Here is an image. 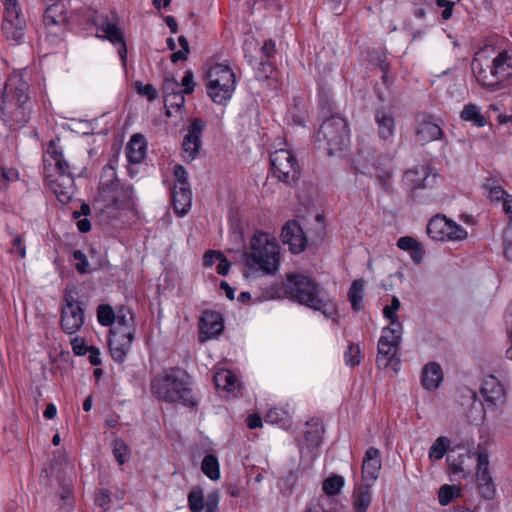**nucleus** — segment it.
I'll return each instance as SVG.
<instances>
[{
    "mask_svg": "<svg viewBox=\"0 0 512 512\" xmlns=\"http://www.w3.org/2000/svg\"><path fill=\"white\" fill-rule=\"evenodd\" d=\"M244 277L273 276L281 266L282 251L277 238L268 232L256 231L249 239L241 257Z\"/></svg>",
    "mask_w": 512,
    "mask_h": 512,
    "instance_id": "nucleus-1",
    "label": "nucleus"
},
{
    "mask_svg": "<svg viewBox=\"0 0 512 512\" xmlns=\"http://www.w3.org/2000/svg\"><path fill=\"white\" fill-rule=\"evenodd\" d=\"M102 178V189L98 193V202H101L98 218L100 217V221L106 223L113 221L127 223L128 219L134 216L135 210L132 188L120 185L112 165L103 168Z\"/></svg>",
    "mask_w": 512,
    "mask_h": 512,
    "instance_id": "nucleus-2",
    "label": "nucleus"
},
{
    "mask_svg": "<svg viewBox=\"0 0 512 512\" xmlns=\"http://www.w3.org/2000/svg\"><path fill=\"white\" fill-rule=\"evenodd\" d=\"M98 323L110 327L108 345L111 355L115 361L123 362L134 340L133 313L123 307L115 311L109 305H99Z\"/></svg>",
    "mask_w": 512,
    "mask_h": 512,
    "instance_id": "nucleus-3",
    "label": "nucleus"
},
{
    "mask_svg": "<svg viewBox=\"0 0 512 512\" xmlns=\"http://www.w3.org/2000/svg\"><path fill=\"white\" fill-rule=\"evenodd\" d=\"M28 84L22 73H13L5 82L0 106L2 122L12 130L26 125L30 119L31 102Z\"/></svg>",
    "mask_w": 512,
    "mask_h": 512,
    "instance_id": "nucleus-4",
    "label": "nucleus"
},
{
    "mask_svg": "<svg viewBox=\"0 0 512 512\" xmlns=\"http://www.w3.org/2000/svg\"><path fill=\"white\" fill-rule=\"evenodd\" d=\"M285 294L300 304L321 312L326 318L335 320L337 303L307 275L288 273L282 282Z\"/></svg>",
    "mask_w": 512,
    "mask_h": 512,
    "instance_id": "nucleus-5",
    "label": "nucleus"
},
{
    "mask_svg": "<svg viewBox=\"0 0 512 512\" xmlns=\"http://www.w3.org/2000/svg\"><path fill=\"white\" fill-rule=\"evenodd\" d=\"M45 181L59 202L68 203L75 194V184L69 164L58 142L51 140L44 153Z\"/></svg>",
    "mask_w": 512,
    "mask_h": 512,
    "instance_id": "nucleus-6",
    "label": "nucleus"
},
{
    "mask_svg": "<svg viewBox=\"0 0 512 512\" xmlns=\"http://www.w3.org/2000/svg\"><path fill=\"white\" fill-rule=\"evenodd\" d=\"M204 84L208 97L217 105H227L237 86L234 69L226 61L209 62L204 66Z\"/></svg>",
    "mask_w": 512,
    "mask_h": 512,
    "instance_id": "nucleus-7",
    "label": "nucleus"
},
{
    "mask_svg": "<svg viewBox=\"0 0 512 512\" xmlns=\"http://www.w3.org/2000/svg\"><path fill=\"white\" fill-rule=\"evenodd\" d=\"M151 391L156 398L166 402H178L186 406L196 403L188 376L180 369H171L157 375L151 383Z\"/></svg>",
    "mask_w": 512,
    "mask_h": 512,
    "instance_id": "nucleus-8",
    "label": "nucleus"
},
{
    "mask_svg": "<svg viewBox=\"0 0 512 512\" xmlns=\"http://www.w3.org/2000/svg\"><path fill=\"white\" fill-rule=\"evenodd\" d=\"M460 224L446 215L438 214L432 217L427 225L428 236L438 242L462 243L468 240V228L474 225V219L469 215H461Z\"/></svg>",
    "mask_w": 512,
    "mask_h": 512,
    "instance_id": "nucleus-9",
    "label": "nucleus"
},
{
    "mask_svg": "<svg viewBox=\"0 0 512 512\" xmlns=\"http://www.w3.org/2000/svg\"><path fill=\"white\" fill-rule=\"evenodd\" d=\"M316 141L320 149L326 150L329 155L343 151L349 143L348 127L345 119L333 116L321 125Z\"/></svg>",
    "mask_w": 512,
    "mask_h": 512,
    "instance_id": "nucleus-10",
    "label": "nucleus"
},
{
    "mask_svg": "<svg viewBox=\"0 0 512 512\" xmlns=\"http://www.w3.org/2000/svg\"><path fill=\"white\" fill-rule=\"evenodd\" d=\"M483 413L473 417V421L480 422L487 417L496 418L501 415L506 402V394L503 385L494 377L489 376L483 381L481 391Z\"/></svg>",
    "mask_w": 512,
    "mask_h": 512,
    "instance_id": "nucleus-11",
    "label": "nucleus"
},
{
    "mask_svg": "<svg viewBox=\"0 0 512 512\" xmlns=\"http://www.w3.org/2000/svg\"><path fill=\"white\" fill-rule=\"evenodd\" d=\"M473 455L476 461L474 473L476 487L483 498L492 500L496 497L497 489L491 469L490 453L488 449L478 446Z\"/></svg>",
    "mask_w": 512,
    "mask_h": 512,
    "instance_id": "nucleus-12",
    "label": "nucleus"
},
{
    "mask_svg": "<svg viewBox=\"0 0 512 512\" xmlns=\"http://www.w3.org/2000/svg\"><path fill=\"white\" fill-rule=\"evenodd\" d=\"M2 31L8 40L19 43L25 34L26 19L18 0H5Z\"/></svg>",
    "mask_w": 512,
    "mask_h": 512,
    "instance_id": "nucleus-13",
    "label": "nucleus"
},
{
    "mask_svg": "<svg viewBox=\"0 0 512 512\" xmlns=\"http://www.w3.org/2000/svg\"><path fill=\"white\" fill-rule=\"evenodd\" d=\"M84 323V311L77 301L76 293L66 291L64 294V305L61 310L60 324L62 330L67 334H74Z\"/></svg>",
    "mask_w": 512,
    "mask_h": 512,
    "instance_id": "nucleus-14",
    "label": "nucleus"
},
{
    "mask_svg": "<svg viewBox=\"0 0 512 512\" xmlns=\"http://www.w3.org/2000/svg\"><path fill=\"white\" fill-rule=\"evenodd\" d=\"M272 172L280 181L291 183L298 176V164L290 150L282 148L270 157Z\"/></svg>",
    "mask_w": 512,
    "mask_h": 512,
    "instance_id": "nucleus-15",
    "label": "nucleus"
},
{
    "mask_svg": "<svg viewBox=\"0 0 512 512\" xmlns=\"http://www.w3.org/2000/svg\"><path fill=\"white\" fill-rule=\"evenodd\" d=\"M220 499L219 490H212L205 495L202 487L195 486L189 492L187 502L191 512H218Z\"/></svg>",
    "mask_w": 512,
    "mask_h": 512,
    "instance_id": "nucleus-16",
    "label": "nucleus"
},
{
    "mask_svg": "<svg viewBox=\"0 0 512 512\" xmlns=\"http://www.w3.org/2000/svg\"><path fill=\"white\" fill-rule=\"evenodd\" d=\"M179 83L175 78H167L163 84L165 112L167 117H182L185 105L184 93L178 91Z\"/></svg>",
    "mask_w": 512,
    "mask_h": 512,
    "instance_id": "nucleus-17",
    "label": "nucleus"
},
{
    "mask_svg": "<svg viewBox=\"0 0 512 512\" xmlns=\"http://www.w3.org/2000/svg\"><path fill=\"white\" fill-rule=\"evenodd\" d=\"M100 30L102 35H98V38L109 41L117 49L122 63L125 64L127 48L123 28L119 25L118 20L114 17L112 19L104 20L101 24Z\"/></svg>",
    "mask_w": 512,
    "mask_h": 512,
    "instance_id": "nucleus-18",
    "label": "nucleus"
},
{
    "mask_svg": "<svg viewBox=\"0 0 512 512\" xmlns=\"http://www.w3.org/2000/svg\"><path fill=\"white\" fill-rule=\"evenodd\" d=\"M281 239L288 245L291 253L298 254L305 250L307 238L301 226L295 221H288L281 230Z\"/></svg>",
    "mask_w": 512,
    "mask_h": 512,
    "instance_id": "nucleus-19",
    "label": "nucleus"
},
{
    "mask_svg": "<svg viewBox=\"0 0 512 512\" xmlns=\"http://www.w3.org/2000/svg\"><path fill=\"white\" fill-rule=\"evenodd\" d=\"M203 128L204 123L201 120H191V123L187 130V134L184 136L182 143L185 158L193 160L199 153Z\"/></svg>",
    "mask_w": 512,
    "mask_h": 512,
    "instance_id": "nucleus-20",
    "label": "nucleus"
},
{
    "mask_svg": "<svg viewBox=\"0 0 512 512\" xmlns=\"http://www.w3.org/2000/svg\"><path fill=\"white\" fill-rule=\"evenodd\" d=\"M492 62L477 55L472 61V70L480 85L488 89L497 87V78Z\"/></svg>",
    "mask_w": 512,
    "mask_h": 512,
    "instance_id": "nucleus-21",
    "label": "nucleus"
},
{
    "mask_svg": "<svg viewBox=\"0 0 512 512\" xmlns=\"http://www.w3.org/2000/svg\"><path fill=\"white\" fill-rule=\"evenodd\" d=\"M200 338L202 341L220 335L224 329L223 318L215 311H205L200 319Z\"/></svg>",
    "mask_w": 512,
    "mask_h": 512,
    "instance_id": "nucleus-22",
    "label": "nucleus"
},
{
    "mask_svg": "<svg viewBox=\"0 0 512 512\" xmlns=\"http://www.w3.org/2000/svg\"><path fill=\"white\" fill-rule=\"evenodd\" d=\"M416 135L419 141L428 143L438 140L442 135L439 123L432 116L420 115L416 122Z\"/></svg>",
    "mask_w": 512,
    "mask_h": 512,
    "instance_id": "nucleus-23",
    "label": "nucleus"
},
{
    "mask_svg": "<svg viewBox=\"0 0 512 512\" xmlns=\"http://www.w3.org/2000/svg\"><path fill=\"white\" fill-rule=\"evenodd\" d=\"M444 381L442 366L437 362H428L421 371V386L424 390L436 391Z\"/></svg>",
    "mask_w": 512,
    "mask_h": 512,
    "instance_id": "nucleus-24",
    "label": "nucleus"
},
{
    "mask_svg": "<svg viewBox=\"0 0 512 512\" xmlns=\"http://www.w3.org/2000/svg\"><path fill=\"white\" fill-rule=\"evenodd\" d=\"M381 469L380 451L374 447L369 448L362 463V479L365 482L373 483L377 480Z\"/></svg>",
    "mask_w": 512,
    "mask_h": 512,
    "instance_id": "nucleus-25",
    "label": "nucleus"
},
{
    "mask_svg": "<svg viewBox=\"0 0 512 512\" xmlns=\"http://www.w3.org/2000/svg\"><path fill=\"white\" fill-rule=\"evenodd\" d=\"M43 20L50 34H61L64 31L66 17L62 14V6L56 3L50 5Z\"/></svg>",
    "mask_w": 512,
    "mask_h": 512,
    "instance_id": "nucleus-26",
    "label": "nucleus"
},
{
    "mask_svg": "<svg viewBox=\"0 0 512 512\" xmlns=\"http://www.w3.org/2000/svg\"><path fill=\"white\" fill-rule=\"evenodd\" d=\"M148 144L141 134L131 136L126 146V156L130 163L138 164L144 160L147 154Z\"/></svg>",
    "mask_w": 512,
    "mask_h": 512,
    "instance_id": "nucleus-27",
    "label": "nucleus"
},
{
    "mask_svg": "<svg viewBox=\"0 0 512 512\" xmlns=\"http://www.w3.org/2000/svg\"><path fill=\"white\" fill-rule=\"evenodd\" d=\"M430 172L424 166L408 170L404 175V182L410 189L425 188L430 185Z\"/></svg>",
    "mask_w": 512,
    "mask_h": 512,
    "instance_id": "nucleus-28",
    "label": "nucleus"
},
{
    "mask_svg": "<svg viewBox=\"0 0 512 512\" xmlns=\"http://www.w3.org/2000/svg\"><path fill=\"white\" fill-rule=\"evenodd\" d=\"M203 266L206 269L215 268L220 275H226L230 269V262L225 255L217 250H209L203 256Z\"/></svg>",
    "mask_w": 512,
    "mask_h": 512,
    "instance_id": "nucleus-29",
    "label": "nucleus"
},
{
    "mask_svg": "<svg viewBox=\"0 0 512 512\" xmlns=\"http://www.w3.org/2000/svg\"><path fill=\"white\" fill-rule=\"evenodd\" d=\"M172 197L175 212L180 216H184L191 207V190L189 189V187L181 186V188H178V185H174Z\"/></svg>",
    "mask_w": 512,
    "mask_h": 512,
    "instance_id": "nucleus-30",
    "label": "nucleus"
},
{
    "mask_svg": "<svg viewBox=\"0 0 512 512\" xmlns=\"http://www.w3.org/2000/svg\"><path fill=\"white\" fill-rule=\"evenodd\" d=\"M214 383L218 390L234 393L240 386L235 374L227 369H218L214 374Z\"/></svg>",
    "mask_w": 512,
    "mask_h": 512,
    "instance_id": "nucleus-31",
    "label": "nucleus"
},
{
    "mask_svg": "<svg viewBox=\"0 0 512 512\" xmlns=\"http://www.w3.org/2000/svg\"><path fill=\"white\" fill-rule=\"evenodd\" d=\"M373 490L371 485L357 487L352 495V506L355 512H366L372 503Z\"/></svg>",
    "mask_w": 512,
    "mask_h": 512,
    "instance_id": "nucleus-32",
    "label": "nucleus"
},
{
    "mask_svg": "<svg viewBox=\"0 0 512 512\" xmlns=\"http://www.w3.org/2000/svg\"><path fill=\"white\" fill-rule=\"evenodd\" d=\"M491 62L497 78V86L512 76L511 61L506 53L499 54Z\"/></svg>",
    "mask_w": 512,
    "mask_h": 512,
    "instance_id": "nucleus-33",
    "label": "nucleus"
},
{
    "mask_svg": "<svg viewBox=\"0 0 512 512\" xmlns=\"http://www.w3.org/2000/svg\"><path fill=\"white\" fill-rule=\"evenodd\" d=\"M471 455L468 450H464L463 452L455 454H450L447 457V465L449 470L452 474L458 475L463 474V476H466L469 474L468 471V460L470 459Z\"/></svg>",
    "mask_w": 512,
    "mask_h": 512,
    "instance_id": "nucleus-34",
    "label": "nucleus"
},
{
    "mask_svg": "<svg viewBox=\"0 0 512 512\" xmlns=\"http://www.w3.org/2000/svg\"><path fill=\"white\" fill-rule=\"evenodd\" d=\"M376 123L378 125V135L381 139L387 140L394 135L395 121L389 112L378 111L376 114Z\"/></svg>",
    "mask_w": 512,
    "mask_h": 512,
    "instance_id": "nucleus-35",
    "label": "nucleus"
},
{
    "mask_svg": "<svg viewBox=\"0 0 512 512\" xmlns=\"http://www.w3.org/2000/svg\"><path fill=\"white\" fill-rule=\"evenodd\" d=\"M398 347L399 346L394 344L378 341V354L376 359L377 366L380 368H387L390 364H392L396 358Z\"/></svg>",
    "mask_w": 512,
    "mask_h": 512,
    "instance_id": "nucleus-36",
    "label": "nucleus"
},
{
    "mask_svg": "<svg viewBox=\"0 0 512 512\" xmlns=\"http://www.w3.org/2000/svg\"><path fill=\"white\" fill-rule=\"evenodd\" d=\"M365 282L358 279L352 282L348 292V299L354 311H361L364 308Z\"/></svg>",
    "mask_w": 512,
    "mask_h": 512,
    "instance_id": "nucleus-37",
    "label": "nucleus"
},
{
    "mask_svg": "<svg viewBox=\"0 0 512 512\" xmlns=\"http://www.w3.org/2000/svg\"><path fill=\"white\" fill-rule=\"evenodd\" d=\"M460 118L467 122H472L477 127L487 125V119L481 112V108L476 104H467L460 112Z\"/></svg>",
    "mask_w": 512,
    "mask_h": 512,
    "instance_id": "nucleus-38",
    "label": "nucleus"
},
{
    "mask_svg": "<svg viewBox=\"0 0 512 512\" xmlns=\"http://www.w3.org/2000/svg\"><path fill=\"white\" fill-rule=\"evenodd\" d=\"M451 440L446 436H439L431 444L428 451V458L431 462L441 460L449 451Z\"/></svg>",
    "mask_w": 512,
    "mask_h": 512,
    "instance_id": "nucleus-39",
    "label": "nucleus"
},
{
    "mask_svg": "<svg viewBox=\"0 0 512 512\" xmlns=\"http://www.w3.org/2000/svg\"><path fill=\"white\" fill-rule=\"evenodd\" d=\"M201 471L211 481H218L221 477L220 464L214 455H206L201 463Z\"/></svg>",
    "mask_w": 512,
    "mask_h": 512,
    "instance_id": "nucleus-40",
    "label": "nucleus"
},
{
    "mask_svg": "<svg viewBox=\"0 0 512 512\" xmlns=\"http://www.w3.org/2000/svg\"><path fill=\"white\" fill-rule=\"evenodd\" d=\"M461 486L456 484H444L438 490V500L441 506L449 505L453 500L461 496Z\"/></svg>",
    "mask_w": 512,
    "mask_h": 512,
    "instance_id": "nucleus-41",
    "label": "nucleus"
},
{
    "mask_svg": "<svg viewBox=\"0 0 512 512\" xmlns=\"http://www.w3.org/2000/svg\"><path fill=\"white\" fill-rule=\"evenodd\" d=\"M111 450L118 465L122 466L130 461L131 449L122 439L113 440L111 443Z\"/></svg>",
    "mask_w": 512,
    "mask_h": 512,
    "instance_id": "nucleus-42",
    "label": "nucleus"
},
{
    "mask_svg": "<svg viewBox=\"0 0 512 512\" xmlns=\"http://www.w3.org/2000/svg\"><path fill=\"white\" fill-rule=\"evenodd\" d=\"M403 333L402 325H386L382 329L379 341L399 346Z\"/></svg>",
    "mask_w": 512,
    "mask_h": 512,
    "instance_id": "nucleus-43",
    "label": "nucleus"
},
{
    "mask_svg": "<svg viewBox=\"0 0 512 512\" xmlns=\"http://www.w3.org/2000/svg\"><path fill=\"white\" fill-rule=\"evenodd\" d=\"M400 307L401 304L399 299L396 296H394L391 299V303L383 308V317L388 322L387 325H402L398 316V311Z\"/></svg>",
    "mask_w": 512,
    "mask_h": 512,
    "instance_id": "nucleus-44",
    "label": "nucleus"
},
{
    "mask_svg": "<svg viewBox=\"0 0 512 512\" xmlns=\"http://www.w3.org/2000/svg\"><path fill=\"white\" fill-rule=\"evenodd\" d=\"M73 352L78 356L85 355L88 351L90 352L89 361L92 365H96V351L93 346L88 347L85 344L83 338L75 337L71 341Z\"/></svg>",
    "mask_w": 512,
    "mask_h": 512,
    "instance_id": "nucleus-45",
    "label": "nucleus"
},
{
    "mask_svg": "<svg viewBox=\"0 0 512 512\" xmlns=\"http://www.w3.org/2000/svg\"><path fill=\"white\" fill-rule=\"evenodd\" d=\"M345 484L344 478L339 475L328 477L322 485L325 494L333 496L338 494Z\"/></svg>",
    "mask_w": 512,
    "mask_h": 512,
    "instance_id": "nucleus-46",
    "label": "nucleus"
},
{
    "mask_svg": "<svg viewBox=\"0 0 512 512\" xmlns=\"http://www.w3.org/2000/svg\"><path fill=\"white\" fill-rule=\"evenodd\" d=\"M322 441V428L319 426L313 427L311 430L307 431L304 440L303 446L307 449L311 450L320 445Z\"/></svg>",
    "mask_w": 512,
    "mask_h": 512,
    "instance_id": "nucleus-47",
    "label": "nucleus"
},
{
    "mask_svg": "<svg viewBox=\"0 0 512 512\" xmlns=\"http://www.w3.org/2000/svg\"><path fill=\"white\" fill-rule=\"evenodd\" d=\"M485 191L487 192V195H488V198L492 201V202H501L503 203L504 200H505V197L506 195H508L506 193V191L499 185H492L488 182H486L484 185H483Z\"/></svg>",
    "mask_w": 512,
    "mask_h": 512,
    "instance_id": "nucleus-48",
    "label": "nucleus"
},
{
    "mask_svg": "<svg viewBox=\"0 0 512 512\" xmlns=\"http://www.w3.org/2000/svg\"><path fill=\"white\" fill-rule=\"evenodd\" d=\"M289 415L282 408H273L266 414V421L271 424L284 426L288 421Z\"/></svg>",
    "mask_w": 512,
    "mask_h": 512,
    "instance_id": "nucleus-49",
    "label": "nucleus"
},
{
    "mask_svg": "<svg viewBox=\"0 0 512 512\" xmlns=\"http://www.w3.org/2000/svg\"><path fill=\"white\" fill-rule=\"evenodd\" d=\"M74 265L78 273L85 274L91 272L87 256L80 250L73 251Z\"/></svg>",
    "mask_w": 512,
    "mask_h": 512,
    "instance_id": "nucleus-50",
    "label": "nucleus"
},
{
    "mask_svg": "<svg viewBox=\"0 0 512 512\" xmlns=\"http://www.w3.org/2000/svg\"><path fill=\"white\" fill-rule=\"evenodd\" d=\"M134 87L139 95L146 97L149 101H154L158 97L157 90L151 84H144L141 81H137Z\"/></svg>",
    "mask_w": 512,
    "mask_h": 512,
    "instance_id": "nucleus-51",
    "label": "nucleus"
},
{
    "mask_svg": "<svg viewBox=\"0 0 512 512\" xmlns=\"http://www.w3.org/2000/svg\"><path fill=\"white\" fill-rule=\"evenodd\" d=\"M19 177L18 171L13 168H5L1 167L0 174V190H3L7 187L9 182H13L17 180Z\"/></svg>",
    "mask_w": 512,
    "mask_h": 512,
    "instance_id": "nucleus-52",
    "label": "nucleus"
},
{
    "mask_svg": "<svg viewBox=\"0 0 512 512\" xmlns=\"http://www.w3.org/2000/svg\"><path fill=\"white\" fill-rule=\"evenodd\" d=\"M361 361L360 348L356 345H350L345 352V362L349 366H356Z\"/></svg>",
    "mask_w": 512,
    "mask_h": 512,
    "instance_id": "nucleus-53",
    "label": "nucleus"
},
{
    "mask_svg": "<svg viewBox=\"0 0 512 512\" xmlns=\"http://www.w3.org/2000/svg\"><path fill=\"white\" fill-rule=\"evenodd\" d=\"M178 42L181 49L171 55V61L174 63L186 60L189 53V45L187 40L184 37H179Z\"/></svg>",
    "mask_w": 512,
    "mask_h": 512,
    "instance_id": "nucleus-54",
    "label": "nucleus"
},
{
    "mask_svg": "<svg viewBox=\"0 0 512 512\" xmlns=\"http://www.w3.org/2000/svg\"><path fill=\"white\" fill-rule=\"evenodd\" d=\"M181 86L183 88L182 92L185 94H191L194 91L196 87V81L194 74L191 70L185 71L181 81Z\"/></svg>",
    "mask_w": 512,
    "mask_h": 512,
    "instance_id": "nucleus-55",
    "label": "nucleus"
},
{
    "mask_svg": "<svg viewBox=\"0 0 512 512\" xmlns=\"http://www.w3.org/2000/svg\"><path fill=\"white\" fill-rule=\"evenodd\" d=\"M173 175L175 179L174 185H178V188H181V186L188 187L187 173L181 165L174 166Z\"/></svg>",
    "mask_w": 512,
    "mask_h": 512,
    "instance_id": "nucleus-56",
    "label": "nucleus"
},
{
    "mask_svg": "<svg viewBox=\"0 0 512 512\" xmlns=\"http://www.w3.org/2000/svg\"><path fill=\"white\" fill-rule=\"evenodd\" d=\"M112 504V495L106 489L98 491V507H101L104 511L109 510Z\"/></svg>",
    "mask_w": 512,
    "mask_h": 512,
    "instance_id": "nucleus-57",
    "label": "nucleus"
},
{
    "mask_svg": "<svg viewBox=\"0 0 512 512\" xmlns=\"http://www.w3.org/2000/svg\"><path fill=\"white\" fill-rule=\"evenodd\" d=\"M418 244L419 243L417 242V240H415L413 237H410V236L401 237L397 241L398 248L403 251H408V252H410L412 249L416 248V246Z\"/></svg>",
    "mask_w": 512,
    "mask_h": 512,
    "instance_id": "nucleus-58",
    "label": "nucleus"
},
{
    "mask_svg": "<svg viewBox=\"0 0 512 512\" xmlns=\"http://www.w3.org/2000/svg\"><path fill=\"white\" fill-rule=\"evenodd\" d=\"M436 5L440 8H443L442 18L444 20H448L449 18H451L452 14H453V8L455 5V3L453 1L436 0Z\"/></svg>",
    "mask_w": 512,
    "mask_h": 512,
    "instance_id": "nucleus-59",
    "label": "nucleus"
},
{
    "mask_svg": "<svg viewBox=\"0 0 512 512\" xmlns=\"http://www.w3.org/2000/svg\"><path fill=\"white\" fill-rule=\"evenodd\" d=\"M13 245L17 248L19 255L21 258H25L26 256V248L22 245V239L20 236H15L13 239Z\"/></svg>",
    "mask_w": 512,
    "mask_h": 512,
    "instance_id": "nucleus-60",
    "label": "nucleus"
},
{
    "mask_svg": "<svg viewBox=\"0 0 512 512\" xmlns=\"http://www.w3.org/2000/svg\"><path fill=\"white\" fill-rule=\"evenodd\" d=\"M503 210L512 220V195H506L504 202L502 203Z\"/></svg>",
    "mask_w": 512,
    "mask_h": 512,
    "instance_id": "nucleus-61",
    "label": "nucleus"
},
{
    "mask_svg": "<svg viewBox=\"0 0 512 512\" xmlns=\"http://www.w3.org/2000/svg\"><path fill=\"white\" fill-rule=\"evenodd\" d=\"M247 424L250 429H255L262 426V420L258 415H251L247 419Z\"/></svg>",
    "mask_w": 512,
    "mask_h": 512,
    "instance_id": "nucleus-62",
    "label": "nucleus"
},
{
    "mask_svg": "<svg viewBox=\"0 0 512 512\" xmlns=\"http://www.w3.org/2000/svg\"><path fill=\"white\" fill-rule=\"evenodd\" d=\"M410 256L413 259V261L420 263L423 259V251L421 249L420 244L416 246V248L412 249L410 251Z\"/></svg>",
    "mask_w": 512,
    "mask_h": 512,
    "instance_id": "nucleus-63",
    "label": "nucleus"
},
{
    "mask_svg": "<svg viewBox=\"0 0 512 512\" xmlns=\"http://www.w3.org/2000/svg\"><path fill=\"white\" fill-rule=\"evenodd\" d=\"M497 121H498L499 125H506V124L512 125V113L507 114V113L499 112L497 115Z\"/></svg>",
    "mask_w": 512,
    "mask_h": 512,
    "instance_id": "nucleus-64",
    "label": "nucleus"
}]
</instances>
